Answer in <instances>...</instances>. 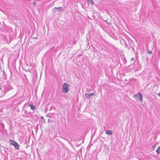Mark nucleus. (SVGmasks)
<instances>
[{
  "instance_id": "20e7f679",
  "label": "nucleus",
  "mask_w": 160,
  "mask_h": 160,
  "mask_svg": "<svg viewBox=\"0 0 160 160\" xmlns=\"http://www.w3.org/2000/svg\"><path fill=\"white\" fill-rule=\"evenodd\" d=\"M112 131L109 130H107L106 131V134L108 135H112Z\"/></svg>"
},
{
  "instance_id": "f03ea898",
  "label": "nucleus",
  "mask_w": 160,
  "mask_h": 160,
  "mask_svg": "<svg viewBox=\"0 0 160 160\" xmlns=\"http://www.w3.org/2000/svg\"><path fill=\"white\" fill-rule=\"evenodd\" d=\"M94 94L93 93H86L85 94V96L87 98L89 99L91 98V96H94Z\"/></svg>"
},
{
  "instance_id": "ddd939ff",
  "label": "nucleus",
  "mask_w": 160,
  "mask_h": 160,
  "mask_svg": "<svg viewBox=\"0 0 160 160\" xmlns=\"http://www.w3.org/2000/svg\"><path fill=\"white\" fill-rule=\"evenodd\" d=\"M32 4H33V5H34L35 6L36 4V3L35 2H34L32 3Z\"/></svg>"
},
{
  "instance_id": "4468645a",
  "label": "nucleus",
  "mask_w": 160,
  "mask_h": 160,
  "mask_svg": "<svg viewBox=\"0 0 160 160\" xmlns=\"http://www.w3.org/2000/svg\"><path fill=\"white\" fill-rule=\"evenodd\" d=\"M134 60V58H132L131 59V61H132V60Z\"/></svg>"
},
{
  "instance_id": "1a4fd4ad",
  "label": "nucleus",
  "mask_w": 160,
  "mask_h": 160,
  "mask_svg": "<svg viewBox=\"0 0 160 160\" xmlns=\"http://www.w3.org/2000/svg\"><path fill=\"white\" fill-rule=\"evenodd\" d=\"M156 152L158 154L160 153V146H159L158 148L157 149H156Z\"/></svg>"
},
{
  "instance_id": "7ed1b4c3",
  "label": "nucleus",
  "mask_w": 160,
  "mask_h": 160,
  "mask_svg": "<svg viewBox=\"0 0 160 160\" xmlns=\"http://www.w3.org/2000/svg\"><path fill=\"white\" fill-rule=\"evenodd\" d=\"M5 94V93L3 91L1 90V88H0V97H2L4 96Z\"/></svg>"
},
{
  "instance_id": "f3484780",
  "label": "nucleus",
  "mask_w": 160,
  "mask_h": 160,
  "mask_svg": "<svg viewBox=\"0 0 160 160\" xmlns=\"http://www.w3.org/2000/svg\"><path fill=\"white\" fill-rule=\"evenodd\" d=\"M61 11H62V10H61Z\"/></svg>"
},
{
  "instance_id": "f257e3e1",
  "label": "nucleus",
  "mask_w": 160,
  "mask_h": 160,
  "mask_svg": "<svg viewBox=\"0 0 160 160\" xmlns=\"http://www.w3.org/2000/svg\"><path fill=\"white\" fill-rule=\"evenodd\" d=\"M69 90V85L66 83H64L62 86V91L64 93H67Z\"/></svg>"
},
{
  "instance_id": "0eeeda50",
  "label": "nucleus",
  "mask_w": 160,
  "mask_h": 160,
  "mask_svg": "<svg viewBox=\"0 0 160 160\" xmlns=\"http://www.w3.org/2000/svg\"><path fill=\"white\" fill-rule=\"evenodd\" d=\"M29 106L32 110H34L36 109V107L34 105L32 104H30Z\"/></svg>"
},
{
  "instance_id": "2eb2a0df",
  "label": "nucleus",
  "mask_w": 160,
  "mask_h": 160,
  "mask_svg": "<svg viewBox=\"0 0 160 160\" xmlns=\"http://www.w3.org/2000/svg\"><path fill=\"white\" fill-rule=\"evenodd\" d=\"M148 53H149V54H151V53H152V52H148Z\"/></svg>"
},
{
  "instance_id": "423d86ee",
  "label": "nucleus",
  "mask_w": 160,
  "mask_h": 160,
  "mask_svg": "<svg viewBox=\"0 0 160 160\" xmlns=\"http://www.w3.org/2000/svg\"><path fill=\"white\" fill-rule=\"evenodd\" d=\"M13 146L15 147V148L16 149H19V147L20 146L17 142Z\"/></svg>"
},
{
  "instance_id": "9b49d317",
  "label": "nucleus",
  "mask_w": 160,
  "mask_h": 160,
  "mask_svg": "<svg viewBox=\"0 0 160 160\" xmlns=\"http://www.w3.org/2000/svg\"><path fill=\"white\" fill-rule=\"evenodd\" d=\"M138 94H139V93H138L137 94H136L134 96V97H137L138 98L139 97V96L138 95Z\"/></svg>"
},
{
  "instance_id": "f8f14e48",
  "label": "nucleus",
  "mask_w": 160,
  "mask_h": 160,
  "mask_svg": "<svg viewBox=\"0 0 160 160\" xmlns=\"http://www.w3.org/2000/svg\"><path fill=\"white\" fill-rule=\"evenodd\" d=\"M62 7H58V8H56V7H55V9H57V8H58V10H60L61 9H62Z\"/></svg>"
},
{
  "instance_id": "dca6fc26",
  "label": "nucleus",
  "mask_w": 160,
  "mask_h": 160,
  "mask_svg": "<svg viewBox=\"0 0 160 160\" xmlns=\"http://www.w3.org/2000/svg\"><path fill=\"white\" fill-rule=\"evenodd\" d=\"M41 118H43V117H41Z\"/></svg>"
},
{
  "instance_id": "6e6552de",
  "label": "nucleus",
  "mask_w": 160,
  "mask_h": 160,
  "mask_svg": "<svg viewBox=\"0 0 160 160\" xmlns=\"http://www.w3.org/2000/svg\"><path fill=\"white\" fill-rule=\"evenodd\" d=\"M87 1V2L89 4H94V2L93 1H92V0H86Z\"/></svg>"
},
{
  "instance_id": "9d476101",
  "label": "nucleus",
  "mask_w": 160,
  "mask_h": 160,
  "mask_svg": "<svg viewBox=\"0 0 160 160\" xmlns=\"http://www.w3.org/2000/svg\"><path fill=\"white\" fill-rule=\"evenodd\" d=\"M12 141L11 144L13 146L16 143V142L14 141H13V140H10V141L9 142H10V141Z\"/></svg>"
},
{
  "instance_id": "39448f33",
  "label": "nucleus",
  "mask_w": 160,
  "mask_h": 160,
  "mask_svg": "<svg viewBox=\"0 0 160 160\" xmlns=\"http://www.w3.org/2000/svg\"><path fill=\"white\" fill-rule=\"evenodd\" d=\"M138 95L139 96V97H138V100L142 102V94L140 93H139Z\"/></svg>"
}]
</instances>
